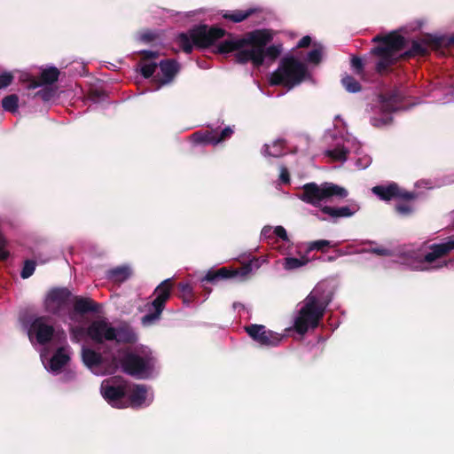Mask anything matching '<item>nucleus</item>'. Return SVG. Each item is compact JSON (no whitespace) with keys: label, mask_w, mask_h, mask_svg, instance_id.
<instances>
[{"label":"nucleus","mask_w":454,"mask_h":454,"mask_svg":"<svg viewBox=\"0 0 454 454\" xmlns=\"http://www.w3.org/2000/svg\"><path fill=\"white\" fill-rule=\"evenodd\" d=\"M332 299V292H326L322 286H317L305 298L303 305L294 319V329L295 332L303 335L309 329L317 328Z\"/></svg>","instance_id":"f257e3e1"},{"label":"nucleus","mask_w":454,"mask_h":454,"mask_svg":"<svg viewBox=\"0 0 454 454\" xmlns=\"http://www.w3.org/2000/svg\"><path fill=\"white\" fill-rule=\"evenodd\" d=\"M251 47L245 51H240L235 54V62L239 64H247L251 62L254 67H260L263 65L264 59H277L281 53L280 45L267 44L272 40V35L265 29H257L250 32Z\"/></svg>","instance_id":"f03ea898"},{"label":"nucleus","mask_w":454,"mask_h":454,"mask_svg":"<svg viewBox=\"0 0 454 454\" xmlns=\"http://www.w3.org/2000/svg\"><path fill=\"white\" fill-rule=\"evenodd\" d=\"M372 41L379 44L371 49L370 54L379 59L375 63V71L382 75L400 61L396 53L406 47L407 40L396 31H392L385 35H378Z\"/></svg>","instance_id":"7ed1b4c3"},{"label":"nucleus","mask_w":454,"mask_h":454,"mask_svg":"<svg viewBox=\"0 0 454 454\" xmlns=\"http://www.w3.org/2000/svg\"><path fill=\"white\" fill-rule=\"evenodd\" d=\"M226 30L217 27H208L200 24L192 27L187 33H181L177 36L178 44L184 52L192 53L193 47L206 49L215 43L224 38Z\"/></svg>","instance_id":"20e7f679"},{"label":"nucleus","mask_w":454,"mask_h":454,"mask_svg":"<svg viewBox=\"0 0 454 454\" xmlns=\"http://www.w3.org/2000/svg\"><path fill=\"white\" fill-rule=\"evenodd\" d=\"M307 72L305 64L293 56L285 57L280 60L277 70L271 74L270 83L273 86L282 85L292 89L304 80Z\"/></svg>","instance_id":"39448f33"},{"label":"nucleus","mask_w":454,"mask_h":454,"mask_svg":"<svg viewBox=\"0 0 454 454\" xmlns=\"http://www.w3.org/2000/svg\"><path fill=\"white\" fill-rule=\"evenodd\" d=\"M348 196V191L333 183H323L317 184L316 183H308L302 186V192L300 199L308 204L314 207L320 205L321 201L330 199L332 197H338L340 199Z\"/></svg>","instance_id":"423d86ee"},{"label":"nucleus","mask_w":454,"mask_h":454,"mask_svg":"<svg viewBox=\"0 0 454 454\" xmlns=\"http://www.w3.org/2000/svg\"><path fill=\"white\" fill-rule=\"evenodd\" d=\"M124 373L137 378H147L154 366V358L151 355L140 356L134 352H126L120 359Z\"/></svg>","instance_id":"0eeeda50"},{"label":"nucleus","mask_w":454,"mask_h":454,"mask_svg":"<svg viewBox=\"0 0 454 454\" xmlns=\"http://www.w3.org/2000/svg\"><path fill=\"white\" fill-rule=\"evenodd\" d=\"M174 282L172 278H167L160 283L153 291L155 295L154 300L152 301L153 311L145 315L142 317V324L149 325L155 323L160 318V316L165 309L166 302L170 299Z\"/></svg>","instance_id":"6e6552de"},{"label":"nucleus","mask_w":454,"mask_h":454,"mask_svg":"<svg viewBox=\"0 0 454 454\" xmlns=\"http://www.w3.org/2000/svg\"><path fill=\"white\" fill-rule=\"evenodd\" d=\"M252 271L251 262L244 264L239 269L222 267L217 270H209L201 278V283L216 284L221 280L230 278L244 279Z\"/></svg>","instance_id":"1a4fd4ad"},{"label":"nucleus","mask_w":454,"mask_h":454,"mask_svg":"<svg viewBox=\"0 0 454 454\" xmlns=\"http://www.w3.org/2000/svg\"><path fill=\"white\" fill-rule=\"evenodd\" d=\"M249 337L262 346L276 347L283 339L280 333L267 329L263 325L252 324L245 326Z\"/></svg>","instance_id":"9d476101"},{"label":"nucleus","mask_w":454,"mask_h":454,"mask_svg":"<svg viewBox=\"0 0 454 454\" xmlns=\"http://www.w3.org/2000/svg\"><path fill=\"white\" fill-rule=\"evenodd\" d=\"M72 293L66 287L52 288L45 299V309L53 315H60L68 305Z\"/></svg>","instance_id":"9b49d317"},{"label":"nucleus","mask_w":454,"mask_h":454,"mask_svg":"<svg viewBox=\"0 0 454 454\" xmlns=\"http://www.w3.org/2000/svg\"><path fill=\"white\" fill-rule=\"evenodd\" d=\"M372 191L380 200L385 201L394 199L411 201L416 199L415 192L401 189L396 183H390L387 185H376Z\"/></svg>","instance_id":"f8f14e48"},{"label":"nucleus","mask_w":454,"mask_h":454,"mask_svg":"<svg viewBox=\"0 0 454 454\" xmlns=\"http://www.w3.org/2000/svg\"><path fill=\"white\" fill-rule=\"evenodd\" d=\"M225 36L226 38L216 46L215 52L219 54H227L234 51L237 54L240 51H245L251 47L250 32L243 37H239L226 32Z\"/></svg>","instance_id":"ddd939ff"},{"label":"nucleus","mask_w":454,"mask_h":454,"mask_svg":"<svg viewBox=\"0 0 454 454\" xmlns=\"http://www.w3.org/2000/svg\"><path fill=\"white\" fill-rule=\"evenodd\" d=\"M49 317L42 316L35 318L29 328V333L35 334L36 340L41 345L49 343L54 335V327L49 324Z\"/></svg>","instance_id":"4468645a"},{"label":"nucleus","mask_w":454,"mask_h":454,"mask_svg":"<svg viewBox=\"0 0 454 454\" xmlns=\"http://www.w3.org/2000/svg\"><path fill=\"white\" fill-rule=\"evenodd\" d=\"M232 134L233 129L231 127H225L221 131L213 129L199 130L194 132L192 137L193 140L198 144L215 145L230 138Z\"/></svg>","instance_id":"2eb2a0df"},{"label":"nucleus","mask_w":454,"mask_h":454,"mask_svg":"<svg viewBox=\"0 0 454 454\" xmlns=\"http://www.w3.org/2000/svg\"><path fill=\"white\" fill-rule=\"evenodd\" d=\"M115 328L104 319L93 321L87 328L88 336L97 343L114 340Z\"/></svg>","instance_id":"dca6fc26"},{"label":"nucleus","mask_w":454,"mask_h":454,"mask_svg":"<svg viewBox=\"0 0 454 454\" xmlns=\"http://www.w3.org/2000/svg\"><path fill=\"white\" fill-rule=\"evenodd\" d=\"M101 394L105 400L112 406L121 408L122 399L126 395V387L124 385L111 384L108 380H105L101 384Z\"/></svg>","instance_id":"f3484780"},{"label":"nucleus","mask_w":454,"mask_h":454,"mask_svg":"<svg viewBox=\"0 0 454 454\" xmlns=\"http://www.w3.org/2000/svg\"><path fill=\"white\" fill-rule=\"evenodd\" d=\"M380 107L385 113H393L401 108L403 95L399 90H392L380 95Z\"/></svg>","instance_id":"a211bd4d"},{"label":"nucleus","mask_w":454,"mask_h":454,"mask_svg":"<svg viewBox=\"0 0 454 454\" xmlns=\"http://www.w3.org/2000/svg\"><path fill=\"white\" fill-rule=\"evenodd\" d=\"M454 249V236L449 238L446 242L441 244H433L430 246V252L424 255L423 262L432 263L435 260L445 256Z\"/></svg>","instance_id":"6ab92c4d"},{"label":"nucleus","mask_w":454,"mask_h":454,"mask_svg":"<svg viewBox=\"0 0 454 454\" xmlns=\"http://www.w3.org/2000/svg\"><path fill=\"white\" fill-rule=\"evenodd\" d=\"M425 40L426 35L420 41L412 40L411 48L399 55L400 60H408L416 57L427 56L431 45L426 43Z\"/></svg>","instance_id":"aec40b11"},{"label":"nucleus","mask_w":454,"mask_h":454,"mask_svg":"<svg viewBox=\"0 0 454 454\" xmlns=\"http://www.w3.org/2000/svg\"><path fill=\"white\" fill-rule=\"evenodd\" d=\"M159 67L162 74V77L159 78L158 82L162 85L170 82L177 74L180 69L178 62L171 59L161 60L159 63Z\"/></svg>","instance_id":"412c9836"},{"label":"nucleus","mask_w":454,"mask_h":454,"mask_svg":"<svg viewBox=\"0 0 454 454\" xmlns=\"http://www.w3.org/2000/svg\"><path fill=\"white\" fill-rule=\"evenodd\" d=\"M59 70L57 67H48L43 69L37 78L31 81L29 87L35 89L43 85H51L59 80Z\"/></svg>","instance_id":"4be33fe9"},{"label":"nucleus","mask_w":454,"mask_h":454,"mask_svg":"<svg viewBox=\"0 0 454 454\" xmlns=\"http://www.w3.org/2000/svg\"><path fill=\"white\" fill-rule=\"evenodd\" d=\"M74 310L75 313L84 315L88 313L98 312V304L90 298L74 296Z\"/></svg>","instance_id":"5701e85b"},{"label":"nucleus","mask_w":454,"mask_h":454,"mask_svg":"<svg viewBox=\"0 0 454 454\" xmlns=\"http://www.w3.org/2000/svg\"><path fill=\"white\" fill-rule=\"evenodd\" d=\"M425 43L430 44L431 49L434 51H438L442 48H449L454 46V34L440 36L427 34Z\"/></svg>","instance_id":"b1692460"},{"label":"nucleus","mask_w":454,"mask_h":454,"mask_svg":"<svg viewBox=\"0 0 454 454\" xmlns=\"http://www.w3.org/2000/svg\"><path fill=\"white\" fill-rule=\"evenodd\" d=\"M358 210L356 205L345 206L340 207H334L330 206H324L321 211L324 214L330 215L333 218L350 217Z\"/></svg>","instance_id":"393cba45"},{"label":"nucleus","mask_w":454,"mask_h":454,"mask_svg":"<svg viewBox=\"0 0 454 454\" xmlns=\"http://www.w3.org/2000/svg\"><path fill=\"white\" fill-rule=\"evenodd\" d=\"M131 270L127 265L117 266L108 270L106 277L108 280L114 283H123L131 276Z\"/></svg>","instance_id":"a878e982"},{"label":"nucleus","mask_w":454,"mask_h":454,"mask_svg":"<svg viewBox=\"0 0 454 454\" xmlns=\"http://www.w3.org/2000/svg\"><path fill=\"white\" fill-rule=\"evenodd\" d=\"M147 388L145 385H135L129 396L131 406L140 407L145 402Z\"/></svg>","instance_id":"bb28decb"},{"label":"nucleus","mask_w":454,"mask_h":454,"mask_svg":"<svg viewBox=\"0 0 454 454\" xmlns=\"http://www.w3.org/2000/svg\"><path fill=\"white\" fill-rule=\"evenodd\" d=\"M82 358L84 364L89 368L98 366L103 362L102 355L89 348H82Z\"/></svg>","instance_id":"cd10ccee"},{"label":"nucleus","mask_w":454,"mask_h":454,"mask_svg":"<svg viewBox=\"0 0 454 454\" xmlns=\"http://www.w3.org/2000/svg\"><path fill=\"white\" fill-rule=\"evenodd\" d=\"M114 334L116 338L114 340L118 343H134L137 336L129 325H121L115 328Z\"/></svg>","instance_id":"c85d7f7f"},{"label":"nucleus","mask_w":454,"mask_h":454,"mask_svg":"<svg viewBox=\"0 0 454 454\" xmlns=\"http://www.w3.org/2000/svg\"><path fill=\"white\" fill-rule=\"evenodd\" d=\"M69 361V356L66 354L64 348H59L50 360V366L52 371H59Z\"/></svg>","instance_id":"c756f323"},{"label":"nucleus","mask_w":454,"mask_h":454,"mask_svg":"<svg viewBox=\"0 0 454 454\" xmlns=\"http://www.w3.org/2000/svg\"><path fill=\"white\" fill-rule=\"evenodd\" d=\"M332 247H333V245H332L331 241L326 239L309 241L305 244V254H308L315 250L326 253Z\"/></svg>","instance_id":"7c9ffc66"},{"label":"nucleus","mask_w":454,"mask_h":454,"mask_svg":"<svg viewBox=\"0 0 454 454\" xmlns=\"http://www.w3.org/2000/svg\"><path fill=\"white\" fill-rule=\"evenodd\" d=\"M341 84L347 91L356 93L362 90L361 84L351 75L346 74L341 79Z\"/></svg>","instance_id":"2f4dec72"},{"label":"nucleus","mask_w":454,"mask_h":454,"mask_svg":"<svg viewBox=\"0 0 454 454\" xmlns=\"http://www.w3.org/2000/svg\"><path fill=\"white\" fill-rule=\"evenodd\" d=\"M309 260L306 256L301 258L286 257L284 262V268L287 270H295L306 265Z\"/></svg>","instance_id":"473e14b6"},{"label":"nucleus","mask_w":454,"mask_h":454,"mask_svg":"<svg viewBox=\"0 0 454 454\" xmlns=\"http://www.w3.org/2000/svg\"><path fill=\"white\" fill-rule=\"evenodd\" d=\"M3 108L10 113H15L19 107V98L16 94H11L2 99Z\"/></svg>","instance_id":"72a5a7b5"},{"label":"nucleus","mask_w":454,"mask_h":454,"mask_svg":"<svg viewBox=\"0 0 454 454\" xmlns=\"http://www.w3.org/2000/svg\"><path fill=\"white\" fill-rule=\"evenodd\" d=\"M264 147V155L278 158L283 155L284 141L277 140L273 143L271 148L268 145H265Z\"/></svg>","instance_id":"f704fd0d"},{"label":"nucleus","mask_w":454,"mask_h":454,"mask_svg":"<svg viewBox=\"0 0 454 454\" xmlns=\"http://www.w3.org/2000/svg\"><path fill=\"white\" fill-rule=\"evenodd\" d=\"M349 151L344 146H338L326 152V154L335 161H345Z\"/></svg>","instance_id":"c9c22d12"},{"label":"nucleus","mask_w":454,"mask_h":454,"mask_svg":"<svg viewBox=\"0 0 454 454\" xmlns=\"http://www.w3.org/2000/svg\"><path fill=\"white\" fill-rule=\"evenodd\" d=\"M179 296L183 299L184 302H191L193 298L192 287L188 283H179L177 285Z\"/></svg>","instance_id":"e433bc0d"},{"label":"nucleus","mask_w":454,"mask_h":454,"mask_svg":"<svg viewBox=\"0 0 454 454\" xmlns=\"http://www.w3.org/2000/svg\"><path fill=\"white\" fill-rule=\"evenodd\" d=\"M252 13V11L243 12V11H235L231 13H226L223 15L225 19H228L234 22H241L249 17Z\"/></svg>","instance_id":"4c0bfd02"},{"label":"nucleus","mask_w":454,"mask_h":454,"mask_svg":"<svg viewBox=\"0 0 454 454\" xmlns=\"http://www.w3.org/2000/svg\"><path fill=\"white\" fill-rule=\"evenodd\" d=\"M35 265L36 263L34 260H26L20 272V277L24 279L31 277L35 272Z\"/></svg>","instance_id":"58836bf2"},{"label":"nucleus","mask_w":454,"mask_h":454,"mask_svg":"<svg viewBox=\"0 0 454 454\" xmlns=\"http://www.w3.org/2000/svg\"><path fill=\"white\" fill-rule=\"evenodd\" d=\"M351 67L353 68L354 72L357 74L362 76L364 73V64L363 59L360 57L353 56L351 58Z\"/></svg>","instance_id":"ea45409f"},{"label":"nucleus","mask_w":454,"mask_h":454,"mask_svg":"<svg viewBox=\"0 0 454 454\" xmlns=\"http://www.w3.org/2000/svg\"><path fill=\"white\" fill-rule=\"evenodd\" d=\"M322 59V48H315L308 53L307 60L309 63L317 65Z\"/></svg>","instance_id":"a19ab883"},{"label":"nucleus","mask_w":454,"mask_h":454,"mask_svg":"<svg viewBox=\"0 0 454 454\" xmlns=\"http://www.w3.org/2000/svg\"><path fill=\"white\" fill-rule=\"evenodd\" d=\"M157 68L156 63H148L141 66L140 73L145 79H149L153 76Z\"/></svg>","instance_id":"79ce46f5"},{"label":"nucleus","mask_w":454,"mask_h":454,"mask_svg":"<svg viewBox=\"0 0 454 454\" xmlns=\"http://www.w3.org/2000/svg\"><path fill=\"white\" fill-rule=\"evenodd\" d=\"M55 95V90L52 88L45 87L36 92L35 96L42 98L43 101L51 100Z\"/></svg>","instance_id":"37998d69"},{"label":"nucleus","mask_w":454,"mask_h":454,"mask_svg":"<svg viewBox=\"0 0 454 454\" xmlns=\"http://www.w3.org/2000/svg\"><path fill=\"white\" fill-rule=\"evenodd\" d=\"M395 209L402 215H409L412 212V207L407 203H398L395 205Z\"/></svg>","instance_id":"c03bdc74"},{"label":"nucleus","mask_w":454,"mask_h":454,"mask_svg":"<svg viewBox=\"0 0 454 454\" xmlns=\"http://www.w3.org/2000/svg\"><path fill=\"white\" fill-rule=\"evenodd\" d=\"M13 80V75L11 73H4L0 75V89L8 87Z\"/></svg>","instance_id":"a18cd8bd"},{"label":"nucleus","mask_w":454,"mask_h":454,"mask_svg":"<svg viewBox=\"0 0 454 454\" xmlns=\"http://www.w3.org/2000/svg\"><path fill=\"white\" fill-rule=\"evenodd\" d=\"M140 56L143 61H146L157 59L159 57V53L153 51H140Z\"/></svg>","instance_id":"49530a36"},{"label":"nucleus","mask_w":454,"mask_h":454,"mask_svg":"<svg viewBox=\"0 0 454 454\" xmlns=\"http://www.w3.org/2000/svg\"><path fill=\"white\" fill-rule=\"evenodd\" d=\"M274 234L284 241L288 240V236L286 229L283 226H277L273 230Z\"/></svg>","instance_id":"de8ad7c7"},{"label":"nucleus","mask_w":454,"mask_h":454,"mask_svg":"<svg viewBox=\"0 0 454 454\" xmlns=\"http://www.w3.org/2000/svg\"><path fill=\"white\" fill-rule=\"evenodd\" d=\"M279 179L284 184H288L290 182V174L286 168L281 167Z\"/></svg>","instance_id":"09e8293b"},{"label":"nucleus","mask_w":454,"mask_h":454,"mask_svg":"<svg viewBox=\"0 0 454 454\" xmlns=\"http://www.w3.org/2000/svg\"><path fill=\"white\" fill-rule=\"evenodd\" d=\"M311 43V37L309 35L303 36L297 43V48H307Z\"/></svg>","instance_id":"8fccbe9b"},{"label":"nucleus","mask_w":454,"mask_h":454,"mask_svg":"<svg viewBox=\"0 0 454 454\" xmlns=\"http://www.w3.org/2000/svg\"><path fill=\"white\" fill-rule=\"evenodd\" d=\"M372 253L376 254L378 255H381V256H388L391 254L389 249L383 248V247L373 248Z\"/></svg>","instance_id":"3c124183"},{"label":"nucleus","mask_w":454,"mask_h":454,"mask_svg":"<svg viewBox=\"0 0 454 454\" xmlns=\"http://www.w3.org/2000/svg\"><path fill=\"white\" fill-rule=\"evenodd\" d=\"M270 232H271V228L270 227H264L262 231V235L267 237L269 236Z\"/></svg>","instance_id":"603ef678"},{"label":"nucleus","mask_w":454,"mask_h":454,"mask_svg":"<svg viewBox=\"0 0 454 454\" xmlns=\"http://www.w3.org/2000/svg\"><path fill=\"white\" fill-rule=\"evenodd\" d=\"M144 39H145V41H147V42H150V41H152V40H153V36H152V35H144Z\"/></svg>","instance_id":"864d4df0"},{"label":"nucleus","mask_w":454,"mask_h":454,"mask_svg":"<svg viewBox=\"0 0 454 454\" xmlns=\"http://www.w3.org/2000/svg\"><path fill=\"white\" fill-rule=\"evenodd\" d=\"M233 307H234V308L238 307V304H237V303H234V304H233Z\"/></svg>","instance_id":"5fc2aeb1"}]
</instances>
